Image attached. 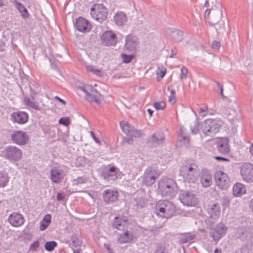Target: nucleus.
<instances>
[{
    "label": "nucleus",
    "mask_w": 253,
    "mask_h": 253,
    "mask_svg": "<svg viewBox=\"0 0 253 253\" xmlns=\"http://www.w3.org/2000/svg\"><path fill=\"white\" fill-rule=\"evenodd\" d=\"M196 238V235L191 233H185L181 235L179 239L181 244H185L190 242Z\"/></svg>",
    "instance_id": "obj_34"
},
{
    "label": "nucleus",
    "mask_w": 253,
    "mask_h": 253,
    "mask_svg": "<svg viewBox=\"0 0 253 253\" xmlns=\"http://www.w3.org/2000/svg\"><path fill=\"white\" fill-rule=\"evenodd\" d=\"M136 206L138 209H141L145 205L144 200L141 198L135 199Z\"/></svg>",
    "instance_id": "obj_48"
},
{
    "label": "nucleus",
    "mask_w": 253,
    "mask_h": 253,
    "mask_svg": "<svg viewBox=\"0 0 253 253\" xmlns=\"http://www.w3.org/2000/svg\"><path fill=\"white\" fill-rule=\"evenodd\" d=\"M158 190L162 197L171 198L177 193L178 186L173 179L163 177L159 182Z\"/></svg>",
    "instance_id": "obj_1"
},
{
    "label": "nucleus",
    "mask_w": 253,
    "mask_h": 253,
    "mask_svg": "<svg viewBox=\"0 0 253 253\" xmlns=\"http://www.w3.org/2000/svg\"><path fill=\"white\" fill-rule=\"evenodd\" d=\"M165 136L163 132H158L154 133L148 139V142L153 146L157 147L162 144L164 142Z\"/></svg>",
    "instance_id": "obj_24"
},
{
    "label": "nucleus",
    "mask_w": 253,
    "mask_h": 253,
    "mask_svg": "<svg viewBox=\"0 0 253 253\" xmlns=\"http://www.w3.org/2000/svg\"><path fill=\"white\" fill-rule=\"evenodd\" d=\"M125 47L129 51L134 50L138 43L137 38L133 35H129L126 38Z\"/></svg>",
    "instance_id": "obj_26"
},
{
    "label": "nucleus",
    "mask_w": 253,
    "mask_h": 253,
    "mask_svg": "<svg viewBox=\"0 0 253 253\" xmlns=\"http://www.w3.org/2000/svg\"><path fill=\"white\" fill-rule=\"evenodd\" d=\"M119 194L117 191L113 189H106L102 193V197L106 204H113L118 199Z\"/></svg>",
    "instance_id": "obj_17"
},
{
    "label": "nucleus",
    "mask_w": 253,
    "mask_h": 253,
    "mask_svg": "<svg viewBox=\"0 0 253 253\" xmlns=\"http://www.w3.org/2000/svg\"><path fill=\"white\" fill-rule=\"evenodd\" d=\"M101 42L105 46H114L117 42L118 38L113 31L104 32L101 37Z\"/></svg>",
    "instance_id": "obj_12"
},
{
    "label": "nucleus",
    "mask_w": 253,
    "mask_h": 253,
    "mask_svg": "<svg viewBox=\"0 0 253 253\" xmlns=\"http://www.w3.org/2000/svg\"><path fill=\"white\" fill-rule=\"evenodd\" d=\"M59 123L65 126H68L70 124L69 119L64 117L61 118L59 121Z\"/></svg>",
    "instance_id": "obj_54"
},
{
    "label": "nucleus",
    "mask_w": 253,
    "mask_h": 253,
    "mask_svg": "<svg viewBox=\"0 0 253 253\" xmlns=\"http://www.w3.org/2000/svg\"><path fill=\"white\" fill-rule=\"evenodd\" d=\"M90 134H91V136H92V137L93 138V140L95 141V142L96 143H97L98 144L101 145V141L98 138H97L96 137L95 134L94 133V132L93 131H91L90 132Z\"/></svg>",
    "instance_id": "obj_58"
},
{
    "label": "nucleus",
    "mask_w": 253,
    "mask_h": 253,
    "mask_svg": "<svg viewBox=\"0 0 253 253\" xmlns=\"http://www.w3.org/2000/svg\"><path fill=\"white\" fill-rule=\"evenodd\" d=\"M223 125L222 121L219 119L205 120L200 124V129L205 136L213 137L219 132Z\"/></svg>",
    "instance_id": "obj_2"
},
{
    "label": "nucleus",
    "mask_w": 253,
    "mask_h": 253,
    "mask_svg": "<svg viewBox=\"0 0 253 253\" xmlns=\"http://www.w3.org/2000/svg\"><path fill=\"white\" fill-rule=\"evenodd\" d=\"M220 200L222 205L224 208H226L229 206L230 200L229 197L224 196L221 198Z\"/></svg>",
    "instance_id": "obj_44"
},
{
    "label": "nucleus",
    "mask_w": 253,
    "mask_h": 253,
    "mask_svg": "<svg viewBox=\"0 0 253 253\" xmlns=\"http://www.w3.org/2000/svg\"><path fill=\"white\" fill-rule=\"evenodd\" d=\"M188 73V70L187 68L183 66L181 69V76L180 79H186L187 78V75Z\"/></svg>",
    "instance_id": "obj_55"
},
{
    "label": "nucleus",
    "mask_w": 253,
    "mask_h": 253,
    "mask_svg": "<svg viewBox=\"0 0 253 253\" xmlns=\"http://www.w3.org/2000/svg\"><path fill=\"white\" fill-rule=\"evenodd\" d=\"M214 159H215V160H216V161H225V162H229L230 161L229 159H227L225 157H222L221 156H215V157H214Z\"/></svg>",
    "instance_id": "obj_59"
},
{
    "label": "nucleus",
    "mask_w": 253,
    "mask_h": 253,
    "mask_svg": "<svg viewBox=\"0 0 253 253\" xmlns=\"http://www.w3.org/2000/svg\"><path fill=\"white\" fill-rule=\"evenodd\" d=\"M87 178L85 176H79L73 179V183L74 185H78L86 182Z\"/></svg>",
    "instance_id": "obj_41"
},
{
    "label": "nucleus",
    "mask_w": 253,
    "mask_h": 253,
    "mask_svg": "<svg viewBox=\"0 0 253 253\" xmlns=\"http://www.w3.org/2000/svg\"><path fill=\"white\" fill-rule=\"evenodd\" d=\"M40 247V243L38 241H36L33 243L30 246V250L33 251H37Z\"/></svg>",
    "instance_id": "obj_50"
},
{
    "label": "nucleus",
    "mask_w": 253,
    "mask_h": 253,
    "mask_svg": "<svg viewBox=\"0 0 253 253\" xmlns=\"http://www.w3.org/2000/svg\"><path fill=\"white\" fill-rule=\"evenodd\" d=\"M85 99L90 102H96L97 104L100 103V101L97 97L90 92L87 95H85Z\"/></svg>",
    "instance_id": "obj_40"
},
{
    "label": "nucleus",
    "mask_w": 253,
    "mask_h": 253,
    "mask_svg": "<svg viewBox=\"0 0 253 253\" xmlns=\"http://www.w3.org/2000/svg\"><path fill=\"white\" fill-rule=\"evenodd\" d=\"M154 107L157 110H164L166 107V104L163 101L156 102L154 104Z\"/></svg>",
    "instance_id": "obj_46"
},
{
    "label": "nucleus",
    "mask_w": 253,
    "mask_h": 253,
    "mask_svg": "<svg viewBox=\"0 0 253 253\" xmlns=\"http://www.w3.org/2000/svg\"><path fill=\"white\" fill-rule=\"evenodd\" d=\"M27 113L23 111L14 112L11 114L10 120L13 123H17L19 124H24L28 120Z\"/></svg>",
    "instance_id": "obj_18"
},
{
    "label": "nucleus",
    "mask_w": 253,
    "mask_h": 253,
    "mask_svg": "<svg viewBox=\"0 0 253 253\" xmlns=\"http://www.w3.org/2000/svg\"><path fill=\"white\" fill-rule=\"evenodd\" d=\"M143 135V133L141 132L140 130H138L133 128V129L131 130L130 134H129V136H133L135 137H141Z\"/></svg>",
    "instance_id": "obj_45"
},
{
    "label": "nucleus",
    "mask_w": 253,
    "mask_h": 253,
    "mask_svg": "<svg viewBox=\"0 0 253 253\" xmlns=\"http://www.w3.org/2000/svg\"><path fill=\"white\" fill-rule=\"evenodd\" d=\"M55 99L58 100L60 102L62 103L64 105L66 104V102L62 99L60 98L59 96H56L54 97Z\"/></svg>",
    "instance_id": "obj_64"
},
{
    "label": "nucleus",
    "mask_w": 253,
    "mask_h": 253,
    "mask_svg": "<svg viewBox=\"0 0 253 253\" xmlns=\"http://www.w3.org/2000/svg\"><path fill=\"white\" fill-rule=\"evenodd\" d=\"M65 197V195L64 193H58L57 195V200L58 201H63Z\"/></svg>",
    "instance_id": "obj_57"
},
{
    "label": "nucleus",
    "mask_w": 253,
    "mask_h": 253,
    "mask_svg": "<svg viewBox=\"0 0 253 253\" xmlns=\"http://www.w3.org/2000/svg\"><path fill=\"white\" fill-rule=\"evenodd\" d=\"M160 174L156 168L152 167L147 168L143 175L142 183L146 186L154 184L159 177Z\"/></svg>",
    "instance_id": "obj_7"
},
{
    "label": "nucleus",
    "mask_w": 253,
    "mask_h": 253,
    "mask_svg": "<svg viewBox=\"0 0 253 253\" xmlns=\"http://www.w3.org/2000/svg\"><path fill=\"white\" fill-rule=\"evenodd\" d=\"M199 169L195 163L187 164L181 167L180 173L185 181L195 183L198 179Z\"/></svg>",
    "instance_id": "obj_3"
},
{
    "label": "nucleus",
    "mask_w": 253,
    "mask_h": 253,
    "mask_svg": "<svg viewBox=\"0 0 253 253\" xmlns=\"http://www.w3.org/2000/svg\"><path fill=\"white\" fill-rule=\"evenodd\" d=\"M229 140L227 137H223L216 140L214 144L218 152L221 155H226L230 152Z\"/></svg>",
    "instance_id": "obj_16"
},
{
    "label": "nucleus",
    "mask_w": 253,
    "mask_h": 253,
    "mask_svg": "<svg viewBox=\"0 0 253 253\" xmlns=\"http://www.w3.org/2000/svg\"><path fill=\"white\" fill-rule=\"evenodd\" d=\"M123 231V233L119 234L117 241L121 244L130 243L134 238L133 232L129 231L127 228Z\"/></svg>",
    "instance_id": "obj_25"
},
{
    "label": "nucleus",
    "mask_w": 253,
    "mask_h": 253,
    "mask_svg": "<svg viewBox=\"0 0 253 253\" xmlns=\"http://www.w3.org/2000/svg\"><path fill=\"white\" fill-rule=\"evenodd\" d=\"M14 3L16 8L21 13V16L23 18L26 19L29 17V13L26 8L23 4L18 2L16 0H14Z\"/></svg>",
    "instance_id": "obj_31"
},
{
    "label": "nucleus",
    "mask_w": 253,
    "mask_h": 253,
    "mask_svg": "<svg viewBox=\"0 0 253 253\" xmlns=\"http://www.w3.org/2000/svg\"><path fill=\"white\" fill-rule=\"evenodd\" d=\"M71 243L70 245L72 248H77L81 246L82 242L80 239V235L74 234L70 238Z\"/></svg>",
    "instance_id": "obj_35"
},
{
    "label": "nucleus",
    "mask_w": 253,
    "mask_h": 253,
    "mask_svg": "<svg viewBox=\"0 0 253 253\" xmlns=\"http://www.w3.org/2000/svg\"><path fill=\"white\" fill-rule=\"evenodd\" d=\"M169 101L171 103H174L175 102V95H170V96L169 97Z\"/></svg>",
    "instance_id": "obj_63"
},
{
    "label": "nucleus",
    "mask_w": 253,
    "mask_h": 253,
    "mask_svg": "<svg viewBox=\"0 0 253 253\" xmlns=\"http://www.w3.org/2000/svg\"><path fill=\"white\" fill-rule=\"evenodd\" d=\"M239 238L242 241H248L253 238V228L252 227H240L238 229Z\"/></svg>",
    "instance_id": "obj_19"
},
{
    "label": "nucleus",
    "mask_w": 253,
    "mask_h": 253,
    "mask_svg": "<svg viewBox=\"0 0 253 253\" xmlns=\"http://www.w3.org/2000/svg\"><path fill=\"white\" fill-rule=\"evenodd\" d=\"M8 2L6 0H0V8L2 9L1 11H5L8 6Z\"/></svg>",
    "instance_id": "obj_52"
},
{
    "label": "nucleus",
    "mask_w": 253,
    "mask_h": 253,
    "mask_svg": "<svg viewBox=\"0 0 253 253\" xmlns=\"http://www.w3.org/2000/svg\"><path fill=\"white\" fill-rule=\"evenodd\" d=\"M8 220L12 226L19 227L24 223V218L20 213L13 212L9 215Z\"/></svg>",
    "instance_id": "obj_23"
},
{
    "label": "nucleus",
    "mask_w": 253,
    "mask_h": 253,
    "mask_svg": "<svg viewBox=\"0 0 253 253\" xmlns=\"http://www.w3.org/2000/svg\"><path fill=\"white\" fill-rule=\"evenodd\" d=\"M157 214L163 218H170L175 212L174 205L168 200L159 201L156 206Z\"/></svg>",
    "instance_id": "obj_4"
},
{
    "label": "nucleus",
    "mask_w": 253,
    "mask_h": 253,
    "mask_svg": "<svg viewBox=\"0 0 253 253\" xmlns=\"http://www.w3.org/2000/svg\"><path fill=\"white\" fill-rule=\"evenodd\" d=\"M166 71L167 69L165 67L163 66H158L157 71V75L159 76L162 79L165 76Z\"/></svg>",
    "instance_id": "obj_43"
},
{
    "label": "nucleus",
    "mask_w": 253,
    "mask_h": 253,
    "mask_svg": "<svg viewBox=\"0 0 253 253\" xmlns=\"http://www.w3.org/2000/svg\"><path fill=\"white\" fill-rule=\"evenodd\" d=\"M90 15L95 20L102 23L107 19L108 10L103 4L95 3L91 8Z\"/></svg>",
    "instance_id": "obj_6"
},
{
    "label": "nucleus",
    "mask_w": 253,
    "mask_h": 253,
    "mask_svg": "<svg viewBox=\"0 0 253 253\" xmlns=\"http://www.w3.org/2000/svg\"><path fill=\"white\" fill-rule=\"evenodd\" d=\"M179 199L183 205L187 206H195L198 202L195 194L189 191H182L179 195Z\"/></svg>",
    "instance_id": "obj_8"
},
{
    "label": "nucleus",
    "mask_w": 253,
    "mask_h": 253,
    "mask_svg": "<svg viewBox=\"0 0 253 253\" xmlns=\"http://www.w3.org/2000/svg\"><path fill=\"white\" fill-rule=\"evenodd\" d=\"M120 125L123 131L129 136V134L131 133V130L133 129L134 127L130 125L127 122L124 121L121 122Z\"/></svg>",
    "instance_id": "obj_37"
},
{
    "label": "nucleus",
    "mask_w": 253,
    "mask_h": 253,
    "mask_svg": "<svg viewBox=\"0 0 253 253\" xmlns=\"http://www.w3.org/2000/svg\"><path fill=\"white\" fill-rule=\"evenodd\" d=\"M190 128L193 134H196L198 133L199 131V124L197 120L194 122L193 125H191Z\"/></svg>",
    "instance_id": "obj_42"
},
{
    "label": "nucleus",
    "mask_w": 253,
    "mask_h": 253,
    "mask_svg": "<svg viewBox=\"0 0 253 253\" xmlns=\"http://www.w3.org/2000/svg\"><path fill=\"white\" fill-rule=\"evenodd\" d=\"M57 246V243L55 241H48L45 243L44 248L47 251L51 252L54 250Z\"/></svg>",
    "instance_id": "obj_39"
},
{
    "label": "nucleus",
    "mask_w": 253,
    "mask_h": 253,
    "mask_svg": "<svg viewBox=\"0 0 253 253\" xmlns=\"http://www.w3.org/2000/svg\"><path fill=\"white\" fill-rule=\"evenodd\" d=\"M220 46V43L216 41H214L212 42L211 44V47L212 49L217 50L219 48Z\"/></svg>",
    "instance_id": "obj_56"
},
{
    "label": "nucleus",
    "mask_w": 253,
    "mask_h": 253,
    "mask_svg": "<svg viewBox=\"0 0 253 253\" xmlns=\"http://www.w3.org/2000/svg\"><path fill=\"white\" fill-rule=\"evenodd\" d=\"M168 90L170 91V95H175V91L173 89V86L172 85H170L168 87Z\"/></svg>",
    "instance_id": "obj_61"
},
{
    "label": "nucleus",
    "mask_w": 253,
    "mask_h": 253,
    "mask_svg": "<svg viewBox=\"0 0 253 253\" xmlns=\"http://www.w3.org/2000/svg\"><path fill=\"white\" fill-rule=\"evenodd\" d=\"M240 173L244 180L248 182L253 181V165L251 163L243 164L241 167Z\"/></svg>",
    "instance_id": "obj_15"
},
{
    "label": "nucleus",
    "mask_w": 253,
    "mask_h": 253,
    "mask_svg": "<svg viewBox=\"0 0 253 253\" xmlns=\"http://www.w3.org/2000/svg\"><path fill=\"white\" fill-rule=\"evenodd\" d=\"M207 211L209 216L216 219L220 214V208L217 204H213L208 206Z\"/></svg>",
    "instance_id": "obj_27"
},
{
    "label": "nucleus",
    "mask_w": 253,
    "mask_h": 253,
    "mask_svg": "<svg viewBox=\"0 0 253 253\" xmlns=\"http://www.w3.org/2000/svg\"><path fill=\"white\" fill-rule=\"evenodd\" d=\"M10 138L14 143L20 146L25 145L29 140L27 133L22 130H14L11 134Z\"/></svg>",
    "instance_id": "obj_9"
},
{
    "label": "nucleus",
    "mask_w": 253,
    "mask_h": 253,
    "mask_svg": "<svg viewBox=\"0 0 253 253\" xmlns=\"http://www.w3.org/2000/svg\"><path fill=\"white\" fill-rule=\"evenodd\" d=\"M127 225L128 220L121 216H116L111 224V226L113 228L122 231H125Z\"/></svg>",
    "instance_id": "obj_20"
},
{
    "label": "nucleus",
    "mask_w": 253,
    "mask_h": 253,
    "mask_svg": "<svg viewBox=\"0 0 253 253\" xmlns=\"http://www.w3.org/2000/svg\"><path fill=\"white\" fill-rule=\"evenodd\" d=\"M114 22L118 26H123L126 24L127 18L124 12L118 11L114 16Z\"/></svg>",
    "instance_id": "obj_28"
},
{
    "label": "nucleus",
    "mask_w": 253,
    "mask_h": 253,
    "mask_svg": "<svg viewBox=\"0 0 253 253\" xmlns=\"http://www.w3.org/2000/svg\"><path fill=\"white\" fill-rule=\"evenodd\" d=\"M170 37L173 42H179L184 39V33L181 30L174 29L171 31Z\"/></svg>",
    "instance_id": "obj_30"
},
{
    "label": "nucleus",
    "mask_w": 253,
    "mask_h": 253,
    "mask_svg": "<svg viewBox=\"0 0 253 253\" xmlns=\"http://www.w3.org/2000/svg\"><path fill=\"white\" fill-rule=\"evenodd\" d=\"M208 111V107L205 106L203 108H201L200 109V113H202L203 116H205L207 114V112Z\"/></svg>",
    "instance_id": "obj_60"
},
{
    "label": "nucleus",
    "mask_w": 253,
    "mask_h": 253,
    "mask_svg": "<svg viewBox=\"0 0 253 253\" xmlns=\"http://www.w3.org/2000/svg\"><path fill=\"white\" fill-rule=\"evenodd\" d=\"M86 69L87 71L92 72L94 75H96V76L98 77H101L102 76L103 73L102 72L98 69H96L94 66L93 65H87L86 66Z\"/></svg>",
    "instance_id": "obj_38"
},
{
    "label": "nucleus",
    "mask_w": 253,
    "mask_h": 253,
    "mask_svg": "<svg viewBox=\"0 0 253 253\" xmlns=\"http://www.w3.org/2000/svg\"><path fill=\"white\" fill-rule=\"evenodd\" d=\"M216 185L221 189L227 188L230 182L228 175L222 171H217L214 175Z\"/></svg>",
    "instance_id": "obj_14"
},
{
    "label": "nucleus",
    "mask_w": 253,
    "mask_h": 253,
    "mask_svg": "<svg viewBox=\"0 0 253 253\" xmlns=\"http://www.w3.org/2000/svg\"><path fill=\"white\" fill-rule=\"evenodd\" d=\"M81 89L85 93L86 95L89 93V91H92L93 88L91 85H86L81 87ZM94 90H96V89H94Z\"/></svg>",
    "instance_id": "obj_51"
},
{
    "label": "nucleus",
    "mask_w": 253,
    "mask_h": 253,
    "mask_svg": "<svg viewBox=\"0 0 253 253\" xmlns=\"http://www.w3.org/2000/svg\"><path fill=\"white\" fill-rule=\"evenodd\" d=\"M200 180L204 187H209L211 182V175L209 172H206L205 173L202 174Z\"/></svg>",
    "instance_id": "obj_32"
},
{
    "label": "nucleus",
    "mask_w": 253,
    "mask_h": 253,
    "mask_svg": "<svg viewBox=\"0 0 253 253\" xmlns=\"http://www.w3.org/2000/svg\"><path fill=\"white\" fill-rule=\"evenodd\" d=\"M9 181L8 174L3 171H0V188L4 187Z\"/></svg>",
    "instance_id": "obj_36"
},
{
    "label": "nucleus",
    "mask_w": 253,
    "mask_h": 253,
    "mask_svg": "<svg viewBox=\"0 0 253 253\" xmlns=\"http://www.w3.org/2000/svg\"><path fill=\"white\" fill-rule=\"evenodd\" d=\"M75 26L79 31L82 32L88 31L91 29V25L89 22L82 17L77 19Z\"/></svg>",
    "instance_id": "obj_22"
},
{
    "label": "nucleus",
    "mask_w": 253,
    "mask_h": 253,
    "mask_svg": "<svg viewBox=\"0 0 253 253\" xmlns=\"http://www.w3.org/2000/svg\"><path fill=\"white\" fill-rule=\"evenodd\" d=\"M51 220V215L50 214H46L41 222L40 229L44 231L48 227Z\"/></svg>",
    "instance_id": "obj_33"
},
{
    "label": "nucleus",
    "mask_w": 253,
    "mask_h": 253,
    "mask_svg": "<svg viewBox=\"0 0 253 253\" xmlns=\"http://www.w3.org/2000/svg\"><path fill=\"white\" fill-rule=\"evenodd\" d=\"M215 84H217V87L219 88L220 90V94L222 96H223V86L222 85L220 84L217 81H215Z\"/></svg>",
    "instance_id": "obj_62"
},
{
    "label": "nucleus",
    "mask_w": 253,
    "mask_h": 253,
    "mask_svg": "<svg viewBox=\"0 0 253 253\" xmlns=\"http://www.w3.org/2000/svg\"><path fill=\"white\" fill-rule=\"evenodd\" d=\"M246 193L245 186L240 183H236L233 187V194L235 197H239Z\"/></svg>",
    "instance_id": "obj_29"
},
{
    "label": "nucleus",
    "mask_w": 253,
    "mask_h": 253,
    "mask_svg": "<svg viewBox=\"0 0 253 253\" xmlns=\"http://www.w3.org/2000/svg\"><path fill=\"white\" fill-rule=\"evenodd\" d=\"M37 92L30 88V96H25L24 97V103L28 107L33 109L35 110L40 111L41 108L39 106V103L38 101H36V96Z\"/></svg>",
    "instance_id": "obj_13"
},
{
    "label": "nucleus",
    "mask_w": 253,
    "mask_h": 253,
    "mask_svg": "<svg viewBox=\"0 0 253 253\" xmlns=\"http://www.w3.org/2000/svg\"><path fill=\"white\" fill-rule=\"evenodd\" d=\"M119 170V169L114 166H107L101 172V176L108 181H115L117 178Z\"/></svg>",
    "instance_id": "obj_11"
},
{
    "label": "nucleus",
    "mask_w": 253,
    "mask_h": 253,
    "mask_svg": "<svg viewBox=\"0 0 253 253\" xmlns=\"http://www.w3.org/2000/svg\"><path fill=\"white\" fill-rule=\"evenodd\" d=\"M227 228L222 223H219L216 226L211 229L210 236L213 240L217 242L226 234Z\"/></svg>",
    "instance_id": "obj_10"
},
{
    "label": "nucleus",
    "mask_w": 253,
    "mask_h": 253,
    "mask_svg": "<svg viewBox=\"0 0 253 253\" xmlns=\"http://www.w3.org/2000/svg\"><path fill=\"white\" fill-rule=\"evenodd\" d=\"M3 157L11 162L19 161L22 158V150L14 146H9L2 151Z\"/></svg>",
    "instance_id": "obj_5"
},
{
    "label": "nucleus",
    "mask_w": 253,
    "mask_h": 253,
    "mask_svg": "<svg viewBox=\"0 0 253 253\" xmlns=\"http://www.w3.org/2000/svg\"><path fill=\"white\" fill-rule=\"evenodd\" d=\"M133 57V55H128L125 54H122V58L123 62L126 63H130Z\"/></svg>",
    "instance_id": "obj_47"
},
{
    "label": "nucleus",
    "mask_w": 253,
    "mask_h": 253,
    "mask_svg": "<svg viewBox=\"0 0 253 253\" xmlns=\"http://www.w3.org/2000/svg\"><path fill=\"white\" fill-rule=\"evenodd\" d=\"M179 139L184 145L186 146L188 145L189 141V138L188 137L182 134H180Z\"/></svg>",
    "instance_id": "obj_49"
},
{
    "label": "nucleus",
    "mask_w": 253,
    "mask_h": 253,
    "mask_svg": "<svg viewBox=\"0 0 253 253\" xmlns=\"http://www.w3.org/2000/svg\"><path fill=\"white\" fill-rule=\"evenodd\" d=\"M165 251L166 247L160 244L157 246L155 253H165Z\"/></svg>",
    "instance_id": "obj_53"
},
{
    "label": "nucleus",
    "mask_w": 253,
    "mask_h": 253,
    "mask_svg": "<svg viewBox=\"0 0 253 253\" xmlns=\"http://www.w3.org/2000/svg\"><path fill=\"white\" fill-rule=\"evenodd\" d=\"M64 178L62 170L59 167H54L50 170V179L52 182L59 184Z\"/></svg>",
    "instance_id": "obj_21"
}]
</instances>
